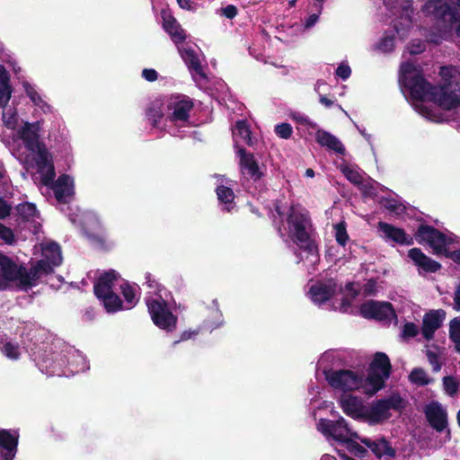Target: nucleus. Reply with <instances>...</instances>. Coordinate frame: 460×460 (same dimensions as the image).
<instances>
[{"label": "nucleus", "mask_w": 460, "mask_h": 460, "mask_svg": "<svg viewBox=\"0 0 460 460\" xmlns=\"http://www.w3.org/2000/svg\"><path fill=\"white\" fill-rule=\"evenodd\" d=\"M340 406L343 412L355 420H364L366 407L360 397L352 394L343 395L340 399Z\"/></svg>", "instance_id": "6ab92c4d"}, {"label": "nucleus", "mask_w": 460, "mask_h": 460, "mask_svg": "<svg viewBox=\"0 0 460 460\" xmlns=\"http://www.w3.org/2000/svg\"><path fill=\"white\" fill-rule=\"evenodd\" d=\"M146 116L150 120L153 128H157L160 120L164 118L163 102L160 100L152 102L146 110Z\"/></svg>", "instance_id": "c756f323"}, {"label": "nucleus", "mask_w": 460, "mask_h": 460, "mask_svg": "<svg viewBox=\"0 0 460 460\" xmlns=\"http://www.w3.org/2000/svg\"><path fill=\"white\" fill-rule=\"evenodd\" d=\"M432 102L447 111L457 108L460 105V86L457 83L437 85Z\"/></svg>", "instance_id": "1a4fd4ad"}, {"label": "nucleus", "mask_w": 460, "mask_h": 460, "mask_svg": "<svg viewBox=\"0 0 460 460\" xmlns=\"http://www.w3.org/2000/svg\"><path fill=\"white\" fill-rule=\"evenodd\" d=\"M12 94V87L10 84L0 85V108H4Z\"/></svg>", "instance_id": "864d4df0"}, {"label": "nucleus", "mask_w": 460, "mask_h": 460, "mask_svg": "<svg viewBox=\"0 0 460 460\" xmlns=\"http://www.w3.org/2000/svg\"><path fill=\"white\" fill-rule=\"evenodd\" d=\"M40 277L41 276L35 264L32 265L29 270L24 267V270H22L21 273L19 284L25 289L31 288L37 285V282Z\"/></svg>", "instance_id": "7c9ffc66"}, {"label": "nucleus", "mask_w": 460, "mask_h": 460, "mask_svg": "<svg viewBox=\"0 0 460 460\" xmlns=\"http://www.w3.org/2000/svg\"><path fill=\"white\" fill-rule=\"evenodd\" d=\"M411 383L418 385H426L429 384L427 373L422 368H413L409 376Z\"/></svg>", "instance_id": "ea45409f"}, {"label": "nucleus", "mask_w": 460, "mask_h": 460, "mask_svg": "<svg viewBox=\"0 0 460 460\" xmlns=\"http://www.w3.org/2000/svg\"><path fill=\"white\" fill-rule=\"evenodd\" d=\"M119 277L115 270H110L102 274L93 285L94 295L108 313H116L123 308L122 300L113 291V282Z\"/></svg>", "instance_id": "7ed1b4c3"}, {"label": "nucleus", "mask_w": 460, "mask_h": 460, "mask_svg": "<svg viewBox=\"0 0 460 460\" xmlns=\"http://www.w3.org/2000/svg\"><path fill=\"white\" fill-rule=\"evenodd\" d=\"M142 76L148 82H155L158 78V73L153 68H145L142 71Z\"/></svg>", "instance_id": "69168bd1"}, {"label": "nucleus", "mask_w": 460, "mask_h": 460, "mask_svg": "<svg viewBox=\"0 0 460 460\" xmlns=\"http://www.w3.org/2000/svg\"><path fill=\"white\" fill-rule=\"evenodd\" d=\"M426 45L423 41L418 40L417 42H412L409 48V51L411 55H418L425 51Z\"/></svg>", "instance_id": "e2e57ef3"}, {"label": "nucleus", "mask_w": 460, "mask_h": 460, "mask_svg": "<svg viewBox=\"0 0 460 460\" xmlns=\"http://www.w3.org/2000/svg\"><path fill=\"white\" fill-rule=\"evenodd\" d=\"M418 334V328L413 323H406L402 331L403 338H413Z\"/></svg>", "instance_id": "4d7b16f0"}, {"label": "nucleus", "mask_w": 460, "mask_h": 460, "mask_svg": "<svg viewBox=\"0 0 460 460\" xmlns=\"http://www.w3.org/2000/svg\"><path fill=\"white\" fill-rule=\"evenodd\" d=\"M25 92L34 104L40 105V103L42 102L40 95L31 85L27 84L25 86Z\"/></svg>", "instance_id": "052dcab7"}, {"label": "nucleus", "mask_w": 460, "mask_h": 460, "mask_svg": "<svg viewBox=\"0 0 460 460\" xmlns=\"http://www.w3.org/2000/svg\"><path fill=\"white\" fill-rule=\"evenodd\" d=\"M42 255L54 266H59L62 262L61 248L55 242L49 243L43 247Z\"/></svg>", "instance_id": "2f4dec72"}, {"label": "nucleus", "mask_w": 460, "mask_h": 460, "mask_svg": "<svg viewBox=\"0 0 460 460\" xmlns=\"http://www.w3.org/2000/svg\"><path fill=\"white\" fill-rule=\"evenodd\" d=\"M362 293L364 296H376L377 293L376 280L369 279L362 287Z\"/></svg>", "instance_id": "603ef678"}, {"label": "nucleus", "mask_w": 460, "mask_h": 460, "mask_svg": "<svg viewBox=\"0 0 460 460\" xmlns=\"http://www.w3.org/2000/svg\"><path fill=\"white\" fill-rule=\"evenodd\" d=\"M325 379L330 386L343 392L364 389L365 378L362 374L349 369H329L324 371Z\"/></svg>", "instance_id": "39448f33"}, {"label": "nucleus", "mask_w": 460, "mask_h": 460, "mask_svg": "<svg viewBox=\"0 0 460 460\" xmlns=\"http://www.w3.org/2000/svg\"><path fill=\"white\" fill-rule=\"evenodd\" d=\"M393 47H394V40L392 38H389V37L383 38L379 43V49L384 51L392 50Z\"/></svg>", "instance_id": "774afa93"}, {"label": "nucleus", "mask_w": 460, "mask_h": 460, "mask_svg": "<svg viewBox=\"0 0 460 460\" xmlns=\"http://www.w3.org/2000/svg\"><path fill=\"white\" fill-rule=\"evenodd\" d=\"M360 314L366 319L391 320L396 316L393 305L386 301L367 300L360 305Z\"/></svg>", "instance_id": "9d476101"}, {"label": "nucleus", "mask_w": 460, "mask_h": 460, "mask_svg": "<svg viewBox=\"0 0 460 460\" xmlns=\"http://www.w3.org/2000/svg\"><path fill=\"white\" fill-rule=\"evenodd\" d=\"M216 193L219 202L225 204V209L230 212L235 197L233 190L227 186L219 185L216 189Z\"/></svg>", "instance_id": "72a5a7b5"}, {"label": "nucleus", "mask_w": 460, "mask_h": 460, "mask_svg": "<svg viewBox=\"0 0 460 460\" xmlns=\"http://www.w3.org/2000/svg\"><path fill=\"white\" fill-rule=\"evenodd\" d=\"M402 85L409 91L411 99L415 101L432 102L436 94L437 85L428 82L422 74L406 78Z\"/></svg>", "instance_id": "6e6552de"}, {"label": "nucleus", "mask_w": 460, "mask_h": 460, "mask_svg": "<svg viewBox=\"0 0 460 460\" xmlns=\"http://www.w3.org/2000/svg\"><path fill=\"white\" fill-rule=\"evenodd\" d=\"M439 75H440V76L442 78V81H443L442 84L454 83L452 81V78H453L452 68H450L448 66H442L440 68Z\"/></svg>", "instance_id": "0e129e2a"}, {"label": "nucleus", "mask_w": 460, "mask_h": 460, "mask_svg": "<svg viewBox=\"0 0 460 460\" xmlns=\"http://www.w3.org/2000/svg\"><path fill=\"white\" fill-rule=\"evenodd\" d=\"M274 131L280 138L289 139L292 136L293 128L289 123L282 122L275 126Z\"/></svg>", "instance_id": "a18cd8bd"}, {"label": "nucleus", "mask_w": 460, "mask_h": 460, "mask_svg": "<svg viewBox=\"0 0 460 460\" xmlns=\"http://www.w3.org/2000/svg\"><path fill=\"white\" fill-rule=\"evenodd\" d=\"M443 386L448 395L454 396L457 394L459 382L454 376H447L443 378Z\"/></svg>", "instance_id": "79ce46f5"}, {"label": "nucleus", "mask_w": 460, "mask_h": 460, "mask_svg": "<svg viewBox=\"0 0 460 460\" xmlns=\"http://www.w3.org/2000/svg\"><path fill=\"white\" fill-rule=\"evenodd\" d=\"M414 236L419 243L429 244V247L432 248L433 253L436 255H444L447 257V253L449 252L447 245L451 243V239L432 226L426 224L420 225Z\"/></svg>", "instance_id": "0eeeda50"}, {"label": "nucleus", "mask_w": 460, "mask_h": 460, "mask_svg": "<svg viewBox=\"0 0 460 460\" xmlns=\"http://www.w3.org/2000/svg\"><path fill=\"white\" fill-rule=\"evenodd\" d=\"M0 238L3 239L6 243L12 244L14 243L15 238L13 232L11 228L4 226L0 223Z\"/></svg>", "instance_id": "5fc2aeb1"}, {"label": "nucleus", "mask_w": 460, "mask_h": 460, "mask_svg": "<svg viewBox=\"0 0 460 460\" xmlns=\"http://www.w3.org/2000/svg\"><path fill=\"white\" fill-rule=\"evenodd\" d=\"M146 305L155 326L169 332L176 329L178 318L172 313L166 301L161 297L149 298Z\"/></svg>", "instance_id": "423d86ee"}, {"label": "nucleus", "mask_w": 460, "mask_h": 460, "mask_svg": "<svg viewBox=\"0 0 460 460\" xmlns=\"http://www.w3.org/2000/svg\"><path fill=\"white\" fill-rule=\"evenodd\" d=\"M423 412L429 426L437 432H443L447 428V412L438 401L426 404Z\"/></svg>", "instance_id": "f8f14e48"}, {"label": "nucleus", "mask_w": 460, "mask_h": 460, "mask_svg": "<svg viewBox=\"0 0 460 460\" xmlns=\"http://www.w3.org/2000/svg\"><path fill=\"white\" fill-rule=\"evenodd\" d=\"M11 206L0 197V218L4 219L8 217L11 213Z\"/></svg>", "instance_id": "338daca9"}, {"label": "nucleus", "mask_w": 460, "mask_h": 460, "mask_svg": "<svg viewBox=\"0 0 460 460\" xmlns=\"http://www.w3.org/2000/svg\"><path fill=\"white\" fill-rule=\"evenodd\" d=\"M14 216L17 217L16 221L32 222L39 217V212L33 203L23 202L18 204L14 208Z\"/></svg>", "instance_id": "c85d7f7f"}, {"label": "nucleus", "mask_w": 460, "mask_h": 460, "mask_svg": "<svg viewBox=\"0 0 460 460\" xmlns=\"http://www.w3.org/2000/svg\"><path fill=\"white\" fill-rule=\"evenodd\" d=\"M379 400L383 402L388 412H390L391 410L402 411L406 407V402L399 393H393L389 396Z\"/></svg>", "instance_id": "473e14b6"}, {"label": "nucleus", "mask_w": 460, "mask_h": 460, "mask_svg": "<svg viewBox=\"0 0 460 460\" xmlns=\"http://www.w3.org/2000/svg\"><path fill=\"white\" fill-rule=\"evenodd\" d=\"M321 432L327 437L333 438L336 441L346 442L348 436L358 438L356 432H351L344 418L340 417L337 420L322 419L319 422Z\"/></svg>", "instance_id": "9b49d317"}, {"label": "nucleus", "mask_w": 460, "mask_h": 460, "mask_svg": "<svg viewBox=\"0 0 460 460\" xmlns=\"http://www.w3.org/2000/svg\"><path fill=\"white\" fill-rule=\"evenodd\" d=\"M287 223L289 237L294 243L309 254L317 252V245L307 230L312 226V220L306 210L291 206L288 212Z\"/></svg>", "instance_id": "f257e3e1"}, {"label": "nucleus", "mask_w": 460, "mask_h": 460, "mask_svg": "<svg viewBox=\"0 0 460 460\" xmlns=\"http://www.w3.org/2000/svg\"><path fill=\"white\" fill-rule=\"evenodd\" d=\"M421 9L431 13L434 20L446 29L456 25V34L460 37V2H425Z\"/></svg>", "instance_id": "20e7f679"}, {"label": "nucleus", "mask_w": 460, "mask_h": 460, "mask_svg": "<svg viewBox=\"0 0 460 460\" xmlns=\"http://www.w3.org/2000/svg\"><path fill=\"white\" fill-rule=\"evenodd\" d=\"M391 417L380 400L373 402L369 408H366L364 420L371 424H378Z\"/></svg>", "instance_id": "cd10ccee"}, {"label": "nucleus", "mask_w": 460, "mask_h": 460, "mask_svg": "<svg viewBox=\"0 0 460 460\" xmlns=\"http://www.w3.org/2000/svg\"><path fill=\"white\" fill-rule=\"evenodd\" d=\"M185 63L189 69L193 70L196 74L205 77V74L203 72L200 61L195 53V51L191 49H189L185 51Z\"/></svg>", "instance_id": "f704fd0d"}, {"label": "nucleus", "mask_w": 460, "mask_h": 460, "mask_svg": "<svg viewBox=\"0 0 460 460\" xmlns=\"http://www.w3.org/2000/svg\"><path fill=\"white\" fill-rule=\"evenodd\" d=\"M335 292L336 284L334 282L325 283L317 281L310 287L308 295L314 304L322 305L329 301Z\"/></svg>", "instance_id": "412c9836"}, {"label": "nucleus", "mask_w": 460, "mask_h": 460, "mask_svg": "<svg viewBox=\"0 0 460 460\" xmlns=\"http://www.w3.org/2000/svg\"><path fill=\"white\" fill-rule=\"evenodd\" d=\"M345 443L348 445L349 451L354 454V456L360 458L367 456V449L359 443L349 438Z\"/></svg>", "instance_id": "49530a36"}, {"label": "nucleus", "mask_w": 460, "mask_h": 460, "mask_svg": "<svg viewBox=\"0 0 460 460\" xmlns=\"http://www.w3.org/2000/svg\"><path fill=\"white\" fill-rule=\"evenodd\" d=\"M3 352L7 358L11 359H18L20 356L18 345H15L12 342H6L4 345Z\"/></svg>", "instance_id": "3c124183"}, {"label": "nucleus", "mask_w": 460, "mask_h": 460, "mask_svg": "<svg viewBox=\"0 0 460 460\" xmlns=\"http://www.w3.org/2000/svg\"><path fill=\"white\" fill-rule=\"evenodd\" d=\"M449 338L455 343L456 349L460 351V319L454 318L450 322Z\"/></svg>", "instance_id": "58836bf2"}, {"label": "nucleus", "mask_w": 460, "mask_h": 460, "mask_svg": "<svg viewBox=\"0 0 460 460\" xmlns=\"http://www.w3.org/2000/svg\"><path fill=\"white\" fill-rule=\"evenodd\" d=\"M237 134L243 142L249 146H253V141L252 138V131L248 126V123L245 119L237 120L235 123V133Z\"/></svg>", "instance_id": "c9c22d12"}, {"label": "nucleus", "mask_w": 460, "mask_h": 460, "mask_svg": "<svg viewBox=\"0 0 460 460\" xmlns=\"http://www.w3.org/2000/svg\"><path fill=\"white\" fill-rule=\"evenodd\" d=\"M446 312L443 309L430 310L425 314L422 322V336L429 341L433 338L435 332L442 325Z\"/></svg>", "instance_id": "aec40b11"}, {"label": "nucleus", "mask_w": 460, "mask_h": 460, "mask_svg": "<svg viewBox=\"0 0 460 460\" xmlns=\"http://www.w3.org/2000/svg\"><path fill=\"white\" fill-rule=\"evenodd\" d=\"M40 128L37 123L26 122L20 130V138L22 140L25 148L30 152H34V149H38L40 146L43 145V142L40 141L39 135Z\"/></svg>", "instance_id": "b1692460"}, {"label": "nucleus", "mask_w": 460, "mask_h": 460, "mask_svg": "<svg viewBox=\"0 0 460 460\" xmlns=\"http://www.w3.org/2000/svg\"><path fill=\"white\" fill-rule=\"evenodd\" d=\"M358 439H359L364 446L369 448L376 457L379 459L383 456L387 457L388 459H392L396 456L395 448L392 447L390 442L385 437L373 440L369 438H361L358 436Z\"/></svg>", "instance_id": "dca6fc26"}, {"label": "nucleus", "mask_w": 460, "mask_h": 460, "mask_svg": "<svg viewBox=\"0 0 460 460\" xmlns=\"http://www.w3.org/2000/svg\"><path fill=\"white\" fill-rule=\"evenodd\" d=\"M315 141L321 146H325L340 155L345 154L343 144L330 132L318 128L315 134Z\"/></svg>", "instance_id": "bb28decb"}, {"label": "nucleus", "mask_w": 460, "mask_h": 460, "mask_svg": "<svg viewBox=\"0 0 460 460\" xmlns=\"http://www.w3.org/2000/svg\"><path fill=\"white\" fill-rule=\"evenodd\" d=\"M335 240L342 247L347 244L349 234L344 222L335 225Z\"/></svg>", "instance_id": "37998d69"}, {"label": "nucleus", "mask_w": 460, "mask_h": 460, "mask_svg": "<svg viewBox=\"0 0 460 460\" xmlns=\"http://www.w3.org/2000/svg\"><path fill=\"white\" fill-rule=\"evenodd\" d=\"M240 167L243 174H247L253 181H260L264 173L260 170L258 162L252 153L247 152L244 147L238 150Z\"/></svg>", "instance_id": "f3484780"}, {"label": "nucleus", "mask_w": 460, "mask_h": 460, "mask_svg": "<svg viewBox=\"0 0 460 460\" xmlns=\"http://www.w3.org/2000/svg\"><path fill=\"white\" fill-rule=\"evenodd\" d=\"M53 192L59 203H68L74 194L73 181L67 174L60 175L53 185Z\"/></svg>", "instance_id": "393cba45"}, {"label": "nucleus", "mask_w": 460, "mask_h": 460, "mask_svg": "<svg viewBox=\"0 0 460 460\" xmlns=\"http://www.w3.org/2000/svg\"><path fill=\"white\" fill-rule=\"evenodd\" d=\"M391 372L392 365L388 356L384 352H376L369 365L367 376L365 378L364 393L372 396L383 389Z\"/></svg>", "instance_id": "f03ea898"}, {"label": "nucleus", "mask_w": 460, "mask_h": 460, "mask_svg": "<svg viewBox=\"0 0 460 460\" xmlns=\"http://www.w3.org/2000/svg\"><path fill=\"white\" fill-rule=\"evenodd\" d=\"M408 256L420 270L425 272L435 273L441 269L439 262L428 257L420 248L410 249Z\"/></svg>", "instance_id": "5701e85b"}, {"label": "nucleus", "mask_w": 460, "mask_h": 460, "mask_svg": "<svg viewBox=\"0 0 460 460\" xmlns=\"http://www.w3.org/2000/svg\"><path fill=\"white\" fill-rule=\"evenodd\" d=\"M290 118L297 124L307 126L308 128L313 129H316L318 127V125L315 122L310 120L306 115L299 111L291 112Z\"/></svg>", "instance_id": "c03bdc74"}, {"label": "nucleus", "mask_w": 460, "mask_h": 460, "mask_svg": "<svg viewBox=\"0 0 460 460\" xmlns=\"http://www.w3.org/2000/svg\"><path fill=\"white\" fill-rule=\"evenodd\" d=\"M40 276L41 275H49L51 274L54 271V265L51 264V262L46 259H41L36 261L35 263Z\"/></svg>", "instance_id": "8fccbe9b"}, {"label": "nucleus", "mask_w": 460, "mask_h": 460, "mask_svg": "<svg viewBox=\"0 0 460 460\" xmlns=\"http://www.w3.org/2000/svg\"><path fill=\"white\" fill-rule=\"evenodd\" d=\"M381 204L385 209L396 214H399L404 209V207L394 199H384Z\"/></svg>", "instance_id": "09e8293b"}, {"label": "nucleus", "mask_w": 460, "mask_h": 460, "mask_svg": "<svg viewBox=\"0 0 460 460\" xmlns=\"http://www.w3.org/2000/svg\"><path fill=\"white\" fill-rule=\"evenodd\" d=\"M194 107L193 101L185 95H180L168 104V110L172 112L169 114L168 119L171 122H186L190 119V112Z\"/></svg>", "instance_id": "ddd939ff"}, {"label": "nucleus", "mask_w": 460, "mask_h": 460, "mask_svg": "<svg viewBox=\"0 0 460 460\" xmlns=\"http://www.w3.org/2000/svg\"><path fill=\"white\" fill-rule=\"evenodd\" d=\"M336 75L342 80H346L350 76L351 69L348 65L341 64L335 72Z\"/></svg>", "instance_id": "680f3d73"}, {"label": "nucleus", "mask_w": 460, "mask_h": 460, "mask_svg": "<svg viewBox=\"0 0 460 460\" xmlns=\"http://www.w3.org/2000/svg\"><path fill=\"white\" fill-rule=\"evenodd\" d=\"M377 227L386 240L393 241L400 245H412L414 243L413 238L407 234L402 228L386 222H379Z\"/></svg>", "instance_id": "a211bd4d"}, {"label": "nucleus", "mask_w": 460, "mask_h": 460, "mask_svg": "<svg viewBox=\"0 0 460 460\" xmlns=\"http://www.w3.org/2000/svg\"><path fill=\"white\" fill-rule=\"evenodd\" d=\"M120 290L126 303L128 305L127 309L132 308L137 302L136 289L128 282H124L120 286Z\"/></svg>", "instance_id": "4c0bfd02"}, {"label": "nucleus", "mask_w": 460, "mask_h": 460, "mask_svg": "<svg viewBox=\"0 0 460 460\" xmlns=\"http://www.w3.org/2000/svg\"><path fill=\"white\" fill-rule=\"evenodd\" d=\"M163 28L170 35L171 40L175 44L185 41L186 34L177 20L167 11L163 10L162 13Z\"/></svg>", "instance_id": "4be33fe9"}, {"label": "nucleus", "mask_w": 460, "mask_h": 460, "mask_svg": "<svg viewBox=\"0 0 460 460\" xmlns=\"http://www.w3.org/2000/svg\"><path fill=\"white\" fill-rule=\"evenodd\" d=\"M219 13L227 19L234 18L238 13V9L234 4H228L226 7L221 8Z\"/></svg>", "instance_id": "bf43d9fd"}, {"label": "nucleus", "mask_w": 460, "mask_h": 460, "mask_svg": "<svg viewBox=\"0 0 460 460\" xmlns=\"http://www.w3.org/2000/svg\"><path fill=\"white\" fill-rule=\"evenodd\" d=\"M426 356H427L428 361L432 366L433 371L434 372L439 371L441 369V364L438 360V354L433 350L428 349L426 351Z\"/></svg>", "instance_id": "6e6d98bb"}, {"label": "nucleus", "mask_w": 460, "mask_h": 460, "mask_svg": "<svg viewBox=\"0 0 460 460\" xmlns=\"http://www.w3.org/2000/svg\"><path fill=\"white\" fill-rule=\"evenodd\" d=\"M358 187L359 188L363 196L365 197L373 198L374 196L376 195V190L374 188V186L369 182H365L364 180L362 181V183Z\"/></svg>", "instance_id": "13d9d810"}, {"label": "nucleus", "mask_w": 460, "mask_h": 460, "mask_svg": "<svg viewBox=\"0 0 460 460\" xmlns=\"http://www.w3.org/2000/svg\"><path fill=\"white\" fill-rule=\"evenodd\" d=\"M341 172L346 177V179L349 181L352 184L358 186L362 183L363 177L357 170L349 166H344L341 168Z\"/></svg>", "instance_id": "a19ab883"}, {"label": "nucleus", "mask_w": 460, "mask_h": 460, "mask_svg": "<svg viewBox=\"0 0 460 460\" xmlns=\"http://www.w3.org/2000/svg\"><path fill=\"white\" fill-rule=\"evenodd\" d=\"M405 4H402L399 6V17L401 22H399L401 25L405 27H410L412 23V13L413 8L410 4L411 2H403Z\"/></svg>", "instance_id": "e433bc0d"}, {"label": "nucleus", "mask_w": 460, "mask_h": 460, "mask_svg": "<svg viewBox=\"0 0 460 460\" xmlns=\"http://www.w3.org/2000/svg\"><path fill=\"white\" fill-rule=\"evenodd\" d=\"M22 270L23 265H17L13 259L0 253V273L5 280L19 281Z\"/></svg>", "instance_id": "a878e982"}, {"label": "nucleus", "mask_w": 460, "mask_h": 460, "mask_svg": "<svg viewBox=\"0 0 460 460\" xmlns=\"http://www.w3.org/2000/svg\"><path fill=\"white\" fill-rule=\"evenodd\" d=\"M33 154L36 155L35 163L40 172H46L42 177V182L45 185H49L53 181L55 177V169L52 163V156L47 149L45 144L39 146L38 149H34Z\"/></svg>", "instance_id": "4468645a"}, {"label": "nucleus", "mask_w": 460, "mask_h": 460, "mask_svg": "<svg viewBox=\"0 0 460 460\" xmlns=\"http://www.w3.org/2000/svg\"><path fill=\"white\" fill-rule=\"evenodd\" d=\"M401 74L400 81L403 84L406 78L414 77L415 75L420 73L417 72L416 67L412 63L406 62L401 66Z\"/></svg>", "instance_id": "de8ad7c7"}, {"label": "nucleus", "mask_w": 460, "mask_h": 460, "mask_svg": "<svg viewBox=\"0 0 460 460\" xmlns=\"http://www.w3.org/2000/svg\"><path fill=\"white\" fill-rule=\"evenodd\" d=\"M19 435L10 429H0V460H14L18 452Z\"/></svg>", "instance_id": "2eb2a0df"}]
</instances>
